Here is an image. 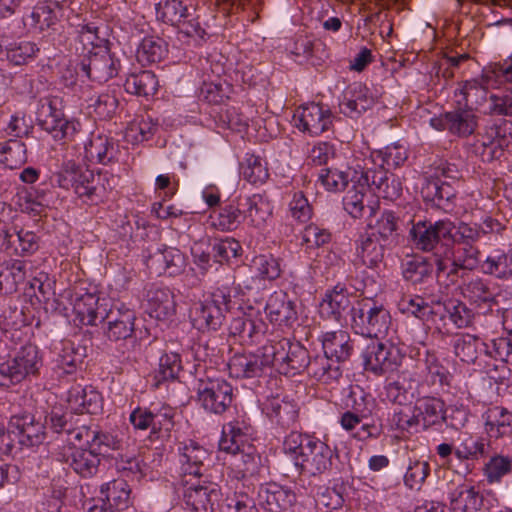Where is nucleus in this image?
<instances>
[{
    "label": "nucleus",
    "mask_w": 512,
    "mask_h": 512,
    "mask_svg": "<svg viewBox=\"0 0 512 512\" xmlns=\"http://www.w3.org/2000/svg\"><path fill=\"white\" fill-rule=\"evenodd\" d=\"M420 427L426 429L444 420V403L435 397H423L415 403Z\"/></svg>",
    "instance_id": "49530a36"
},
{
    "label": "nucleus",
    "mask_w": 512,
    "mask_h": 512,
    "mask_svg": "<svg viewBox=\"0 0 512 512\" xmlns=\"http://www.w3.org/2000/svg\"><path fill=\"white\" fill-rule=\"evenodd\" d=\"M156 131V124L150 117L139 116L127 126L124 139L127 143L138 145L149 140Z\"/></svg>",
    "instance_id": "6e6d98bb"
},
{
    "label": "nucleus",
    "mask_w": 512,
    "mask_h": 512,
    "mask_svg": "<svg viewBox=\"0 0 512 512\" xmlns=\"http://www.w3.org/2000/svg\"><path fill=\"white\" fill-rule=\"evenodd\" d=\"M70 440L74 444H89L101 451V447L111 450L121 448V440L116 434L100 432L95 428L85 425L70 430Z\"/></svg>",
    "instance_id": "473e14b6"
},
{
    "label": "nucleus",
    "mask_w": 512,
    "mask_h": 512,
    "mask_svg": "<svg viewBox=\"0 0 512 512\" xmlns=\"http://www.w3.org/2000/svg\"><path fill=\"white\" fill-rule=\"evenodd\" d=\"M71 26L75 27L73 32V49L76 55L83 58L92 55L94 52L105 49V39L98 33V28L93 24H75L70 22Z\"/></svg>",
    "instance_id": "c756f323"
},
{
    "label": "nucleus",
    "mask_w": 512,
    "mask_h": 512,
    "mask_svg": "<svg viewBox=\"0 0 512 512\" xmlns=\"http://www.w3.org/2000/svg\"><path fill=\"white\" fill-rule=\"evenodd\" d=\"M243 222L240 203L238 206L233 204L226 205L218 212L210 215V223L216 229L221 231H232Z\"/></svg>",
    "instance_id": "bf43d9fd"
},
{
    "label": "nucleus",
    "mask_w": 512,
    "mask_h": 512,
    "mask_svg": "<svg viewBox=\"0 0 512 512\" xmlns=\"http://www.w3.org/2000/svg\"><path fill=\"white\" fill-rule=\"evenodd\" d=\"M352 305L351 297L345 287L336 285L326 292L320 303V313L325 317L340 319Z\"/></svg>",
    "instance_id": "58836bf2"
},
{
    "label": "nucleus",
    "mask_w": 512,
    "mask_h": 512,
    "mask_svg": "<svg viewBox=\"0 0 512 512\" xmlns=\"http://www.w3.org/2000/svg\"><path fill=\"white\" fill-rule=\"evenodd\" d=\"M177 493L184 512H215L222 499L217 483L197 477L183 479Z\"/></svg>",
    "instance_id": "9d476101"
},
{
    "label": "nucleus",
    "mask_w": 512,
    "mask_h": 512,
    "mask_svg": "<svg viewBox=\"0 0 512 512\" xmlns=\"http://www.w3.org/2000/svg\"><path fill=\"white\" fill-rule=\"evenodd\" d=\"M495 226H499V224L492 218L485 219L482 227L463 222L455 224L451 220L446 219L442 233H447L448 245L451 243L470 244V242L477 240L481 234L494 231Z\"/></svg>",
    "instance_id": "2f4dec72"
},
{
    "label": "nucleus",
    "mask_w": 512,
    "mask_h": 512,
    "mask_svg": "<svg viewBox=\"0 0 512 512\" xmlns=\"http://www.w3.org/2000/svg\"><path fill=\"white\" fill-rule=\"evenodd\" d=\"M90 492L89 485L81 486L80 493L83 496L82 508L86 512H119L130 505V488L123 479L105 483L100 488V496L86 498Z\"/></svg>",
    "instance_id": "ddd939ff"
},
{
    "label": "nucleus",
    "mask_w": 512,
    "mask_h": 512,
    "mask_svg": "<svg viewBox=\"0 0 512 512\" xmlns=\"http://www.w3.org/2000/svg\"><path fill=\"white\" fill-rule=\"evenodd\" d=\"M147 312L157 320H167L175 313L172 292L165 287L152 286L147 291Z\"/></svg>",
    "instance_id": "f704fd0d"
},
{
    "label": "nucleus",
    "mask_w": 512,
    "mask_h": 512,
    "mask_svg": "<svg viewBox=\"0 0 512 512\" xmlns=\"http://www.w3.org/2000/svg\"><path fill=\"white\" fill-rule=\"evenodd\" d=\"M283 451L296 468L312 476L326 472L334 456L333 449L326 442L297 432H291L285 437Z\"/></svg>",
    "instance_id": "20e7f679"
},
{
    "label": "nucleus",
    "mask_w": 512,
    "mask_h": 512,
    "mask_svg": "<svg viewBox=\"0 0 512 512\" xmlns=\"http://www.w3.org/2000/svg\"><path fill=\"white\" fill-rule=\"evenodd\" d=\"M483 343L471 334H459L453 342L455 355L463 362H473L477 358L479 346Z\"/></svg>",
    "instance_id": "338daca9"
},
{
    "label": "nucleus",
    "mask_w": 512,
    "mask_h": 512,
    "mask_svg": "<svg viewBox=\"0 0 512 512\" xmlns=\"http://www.w3.org/2000/svg\"><path fill=\"white\" fill-rule=\"evenodd\" d=\"M229 375L233 378H252L260 376L271 367L266 356V345L256 353L235 354L227 364Z\"/></svg>",
    "instance_id": "5701e85b"
},
{
    "label": "nucleus",
    "mask_w": 512,
    "mask_h": 512,
    "mask_svg": "<svg viewBox=\"0 0 512 512\" xmlns=\"http://www.w3.org/2000/svg\"><path fill=\"white\" fill-rule=\"evenodd\" d=\"M398 309L401 313L412 315L423 323L432 322L437 316L442 318L445 312L458 328L469 326L473 319V312L458 300L429 303L420 296H404L398 303Z\"/></svg>",
    "instance_id": "423d86ee"
},
{
    "label": "nucleus",
    "mask_w": 512,
    "mask_h": 512,
    "mask_svg": "<svg viewBox=\"0 0 512 512\" xmlns=\"http://www.w3.org/2000/svg\"><path fill=\"white\" fill-rule=\"evenodd\" d=\"M107 336L109 339L120 340L130 337L134 331L135 312L124 303L108 308Z\"/></svg>",
    "instance_id": "7c9ffc66"
},
{
    "label": "nucleus",
    "mask_w": 512,
    "mask_h": 512,
    "mask_svg": "<svg viewBox=\"0 0 512 512\" xmlns=\"http://www.w3.org/2000/svg\"><path fill=\"white\" fill-rule=\"evenodd\" d=\"M5 50L9 62L22 65L33 59L39 48L31 41L19 40L6 45Z\"/></svg>",
    "instance_id": "69168bd1"
},
{
    "label": "nucleus",
    "mask_w": 512,
    "mask_h": 512,
    "mask_svg": "<svg viewBox=\"0 0 512 512\" xmlns=\"http://www.w3.org/2000/svg\"><path fill=\"white\" fill-rule=\"evenodd\" d=\"M450 508L454 512H477L481 509L480 493L467 484L457 486L449 493Z\"/></svg>",
    "instance_id": "37998d69"
},
{
    "label": "nucleus",
    "mask_w": 512,
    "mask_h": 512,
    "mask_svg": "<svg viewBox=\"0 0 512 512\" xmlns=\"http://www.w3.org/2000/svg\"><path fill=\"white\" fill-rule=\"evenodd\" d=\"M257 500L259 505L267 511L285 512L295 503L296 495L291 488L270 482L259 487Z\"/></svg>",
    "instance_id": "a878e982"
},
{
    "label": "nucleus",
    "mask_w": 512,
    "mask_h": 512,
    "mask_svg": "<svg viewBox=\"0 0 512 512\" xmlns=\"http://www.w3.org/2000/svg\"><path fill=\"white\" fill-rule=\"evenodd\" d=\"M447 263L456 269L472 270L479 264V250L471 244H464L461 247H454L445 252L443 259L437 263L438 270L444 271Z\"/></svg>",
    "instance_id": "4c0bfd02"
},
{
    "label": "nucleus",
    "mask_w": 512,
    "mask_h": 512,
    "mask_svg": "<svg viewBox=\"0 0 512 512\" xmlns=\"http://www.w3.org/2000/svg\"><path fill=\"white\" fill-rule=\"evenodd\" d=\"M423 197L432 201L436 206L444 207L445 203H449L455 196V190L452 185L439 176L436 179L429 180L422 188Z\"/></svg>",
    "instance_id": "864d4df0"
},
{
    "label": "nucleus",
    "mask_w": 512,
    "mask_h": 512,
    "mask_svg": "<svg viewBox=\"0 0 512 512\" xmlns=\"http://www.w3.org/2000/svg\"><path fill=\"white\" fill-rule=\"evenodd\" d=\"M179 461L185 474L197 476L201 467L208 458V451L195 441H188L179 447Z\"/></svg>",
    "instance_id": "ea45409f"
},
{
    "label": "nucleus",
    "mask_w": 512,
    "mask_h": 512,
    "mask_svg": "<svg viewBox=\"0 0 512 512\" xmlns=\"http://www.w3.org/2000/svg\"><path fill=\"white\" fill-rule=\"evenodd\" d=\"M361 165V161L352 158L348 160V169L353 170L352 185L342 200L344 210L355 219L361 218L366 208L372 214L378 207V200L375 199L370 185V173Z\"/></svg>",
    "instance_id": "6e6552de"
},
{
    "label": "nucleus",
    "mask_w": 512,
    "mask_h": 512,
    "mask_svg": "<svg viewBox=\"0 0 512 512\" xmlns=\"http://www.w3.org/2000/svg\"><path fill=\"white\" fill-rule=\"evenodd\" d=\"M485 430L490 437L499 438L512 433V413L507 409L495 406L483 415Z\"/></svg>",
    "instance_id": "c03bdc74"
},
{
    "label": "nucleus",
    "mask_w": 512,
    "mask_h": 512,
    "mask_svg": "<svg viewBox=\"0 0 512 512\" xmlns=\"http://www.w3.org/2000/svg\"><path fill=\"white\" fill-rule=\"evenodd\" d=\"M240 173L245 180L252 184H262L269 176L265 161L253 154H246L240 164Z\"/></svg>",
    "instance_id": "680f3d73"
},
{
    "label": "nucleus",
    "mask_w": 512,
    "mask_h": 512,
    "mask_svg": "<svg viewBox=\"0 0 512 512\" xmlns=\"http://www.w3.org/2000/svg\"><path fill=\"white\" fill-rule=\"evenodd\" d=\"M375 102V97L369 88L359 82H354L343 91L339 102L342 114L350 118H358L363 112L370 109Z\"/></svg>",
    "instance_id": "393cba45"
},
{
    "label": "nucleus",
    "mask_w": 512,
    "mask_h": 512,
    "mask_svg": "<svg viewBox=\"0 0 512 512\" xmlns=\"http://www.w3.org/2000/svg\"><path fill=\"white\" fill-rule=\"evenodd\" d=\"M345 405L350 409V412L370 417L375 407V399L362 387L356 385L349 388V392L345 399Z\"/></svg>",
    "instance_id": "4d7b16f0"
},
{
    "label": "nucleus",
    "mask_w": 512,
    "mask_h": 512,
    "mask_svg": "<svg viewBox=\"0 0 512 512\" xmlns=\"http://www.w3.org/2000/svg\"><path fill=\"white\" fill-rule=\"evenodd\" d=\"M357 257L369 268L378 267L384 258L383 244L379 243L373 235H362L357 245Z\"/></svg>",
    "instance_id": "3c124183"
},
{
    "label": "nucleus",
    "mask_w": 512,
    "mask_h": 512,
    "mask_svg": "<svg viewBox=\"0 0 512 512\" xmlns=\"http://www.w3.org/2000/svg\"><path fill=\"white\" fill-rule=\"evenodd\" d=\"M36 118L41 128L58 142L72 140L81 129L78 120L65 116L62 100L58 97L40 99Z\"/></svg>",
    "instance_id": "0eeeda50"
},
{
    "label": "nucleus",
    "mask_w": 512,
    "mask_h": 512,
    "mask_svg": "<svg viewBox=\"0 0 512 512\" xmlns=\"http://www.w3.org/2000/svg\"><path fill=\"white\" fill-rule=\"evenodd\" d=\"M481 268L484 273L497 278H509L512 276V254L496 249L486 257Z\"/></svg>",
    "instance_id": "603ef678"
},
{
    "label": "nucleus",
    "mask_w": 512,
    "mask_h": 512,
    "mask_svg": "<svg viewBox=\"0 0 512 512\" xmlns=\"http://www.w3.org/2000/svg\"><path fill=\"white\" fill-rule=\"evenodd\" d=\"M372 182V193L375 199L383 198L386 200H396L402 192V184L398 177L388 175L386 171L373 169L370 173Z\"/></svg>",
    "instance_id": "a19ab883"
},
{
    "label": "nucleus",
    "mask_w": 512,
    "mask_h": 512,
    "mask_svg": "<svg viewBox=\"0 0 512 512\" xmlns=\"http://www.w3.org/2000/svg\"><path fill=\"white\" fill-rule=\"evenodd\" d=\"M369 416H361L359 413L346 411L341 414L339 424L343 430L358 440L365 442L376 439L381 434V427L375 423H363Z\"/></svg>",
    "instance_id": "72a5a7b5"
},
{
    "label": "nucleus",
    "mask_w": 512,
    "mask_h": 512,
    "mask_svg": "<svg viewBox=\"0 0 512 512\" xmlns=\"http://www.w3.org/2000/svg\"><path fill=\"white\" fill-rule=\"evenodd\" d=\"M351 326L355 333L366 337H384L391 325L389 311L372 298L358 300L350 308Z\"/></svg>",
    "instance_id": "1a4fd4ad"
},
{
    "label": "nucleus",
    "mask_w": 512,
    "mask_h": 512,
    "mask_svg": "<svg viewBox=\"0 0 512 512\" xmlns=\"http://www.w3.org/2000/svg\"><path fill=\"white\" fill-rule=\"evenodd\" d=\"M117 154V142L108 135L91 134L84 142L83 158L88 163L107 165L116 160Z\"/></svg>",
    "instance_id": "c85d7f7f"
},
{
    "label": "nucleus",
    "mask_w": 512,
    "mask_h": 512,
    "mask_svg": "<svg viewBox=\"0 0 512 512\" xmlns=\"http://www.w3.org/2000/svg\"><path fill=\"white\" fill-rule=\"evenodd\" d=\"M85 349L71 342L63 343V348L57 359V366L65 374L73 373L85 358Z\"/></svg>",
    "instance_id": "0e129e2a"
},
{
    "label": "nucleus",
    "mask_w": 512,
    "mask_h": 512,
    "mask_svg": "<svg viewBox=\"0 0 512 512\" xmlns=\"http://www.w3.org/2000/svg\"><path fill=\"white\" fill-rule=\"evenodd\" d=\"M165 41L156 36L144 37L136 49V58L142 65L160 62L167 54Z\"/></svg>",
    "instance_id": "de8ad7c7"
},
{
    "label": "nucleus",
    "mask_w": 512,
    "mask_h": 512,
    "mask_svg": "<svg viewBox=\"0 0 512 512\" xmlns=\"http://www.w3.org/2000/svg\"><path fill=\"white\" fill-rule=\"evenodd\" d=\"M52 307L77 326H96L108 317L109 303L95 292L83 287L64 290L53 300Z\"/></svg>",
    "instance_id": "39448f33"
},
{
    "label": "nucleus",
    "mask_w": 512,
    "mask_h": 512,
    "mask_svg": "<svg viewBox=\"0 0 512 512\" xmlns=\"http://www.w3.org/2000/svg\"><path fill=\"white\" fill-rule=\"evenodd\" d=\"M250 272L249 278L237 284L241 285L244 298L248 292L264 289L268 282L277 279L281 274V267L273 255L261 254L252 259Z\"/></svg>",
    "instance_id": "a211bd4d"
},
{
    "label": "nucleus",
    "mask_w": 512,
    "mask_h": 512,
    "mask_svg": "<svg viewBox=\"0 0 512 512\" xmlns=\"http://www.w3.org/2000/svg\"><path fill=\"white\" fill-rule=\"evenodd\" d=\"M445 224L446 219L434 223L425 220L415 222L409 233L413 245L423 251H431L437 244L448 246L447 233H442Z\"/></svg>",
    "instance_id": "b1692460"
},
{
    "label": "nucleus",
    "mask_w": 512,
    "mask_h": 512,
    "mask_svg": "<svg viewBox=\"0 0 512 512\" xmlns=\"http://www.w3.org/2000/svg\"><path fill=\"white\" fill-rule=\"evenodd\" d=\"M351 158L361 161V167L371 173L373 169L385 171L399 167L407 160L408 152L405 146L394 143L381 150L371 152L369 156L360 152Z\"/></svg>",
    "instance_id": "6ab92c4d"
},
{
    "label": "nucleus",
    "mask_w": 512,
    "mask_h": 512,
    "mask_svg": "<svg viewBox=\"0 0 512 512\" xmlns=\"http://www.w3.org/2000/svg\"><path fill=\"white\" fill-rule=\"evenodd\" d=\"M432 272V266L422 256L407 258L402 263V273L406 280L420 283Z\"/></svg>",
    "instance_id": "774afa93"
},
{
    "label": "nucleus",
    "mask_w": 512,
    "mask_h": 512,
    "mask_svg": "<svg viewBox=\"0 0 512 512\" xmlns=\"http://www.w3.org/2000/svg\"><path fill=\"white\" fill-rule=\"evenodd\" d=\"M481 156L484 161H492L512 152V122L502 121L490 127L482 143Z\"/></svg>",
    "instance_id": "412c9836"
},
{
    "label": "nucleus",
    "mask_w": 512,
    "mask_h": 512,
    "mask_svg": "<svg viewBox=\"0 0 512 512\" xmlns=\"http://www.w3.org/2000/svg\"><path fill=\"white\" fill-rule=\"evenodd\" d=\"M252 428L244 420H234L222 429L218 458L230 470V474L241 479L258 471L261 458L250 444Z\"/></svg>",
    "instance_id": "f03ea898"
},
{
    "label": "nucleus",
    "mask_w": 512,
    "mask_h": 512,
    "mask_svg": "<svg viewBox=\"0 0 512 512\" xmlns=\"http://www.w3.org/2000/svg\"><path fill=\"white\" fill-rule=\"evenodd\" d=\"M325 353L323 356H317L306 367L309 373L318 381L329 384L337 380L341 376L340 369L337 365H333L331 360Z\"/></svg>",
    "instance_id": "052dcab7"
},
{
    "label": "nucleus",
    "mask_w": 512,
    "mask_h": 512,
    "mask_svg": "<svg viewBox=\"0 0 512 512\" xmlns=\"http://www.w3.org/2000/svg\"><path fill=\"white\" fill-rule=\"evenodd\" d=\"M454 453L460 460H478L485 455V440L477 435L464 433L459 438Z\"/></svg>",
    "instance_id": "5fc2aeb1"
},
{
    "label": "nucleus",
    "mask_w": 512,
    "mask_h": 512,
    "mask_svg": "<svg viewBox=\"0 0 512 512\" xmlns=\"http://www.w3.org/2000/svg\"><path fill=\"white\" fill-rule=\"evenodd\" d=\"M185 265L184 255L173 247H167L154 253L148 261L149 268L159 275L163 273L170 276L177 275L183 271Z\"/></svg>",
    "instance_id": "c9c22d12"
},
{
    "label": "nucleus",
    "mask_w": 512,
    "mask_h": 512,
    "mask_svg": "<svg viewBox=\"0 0 512 512\" xmlns=\"http://www.w3.org/2000/svg\"><path fill=\"white\" fill-rule=\"evenodd\" d=\"M153 415V434L159 437L169 436L175 426L176 410L167 404H151Z\"/></svg>",
    "instance_id": "13d9d810"
},
{
    "label": "nucleus",
    "mask_w": 512,
    "mask_h": 512,
    "mask_svg": "<svg viewBox=\"0 0 512 512\" xmlns=\"http://www.w3.org/2000/svg\"><path fill=\"white\" fill-rule=\"evenodd\" d=\"M27 161V147L19 139L0 142V165L8 169L21 167Z\"/></svg>",
    "instance_id": "8fccbe9b"
},
{
    "label": "nucleus",
    "mask_w": 512,
    "mask_h": 512,
    "mask_svg": "<svg viewBox=\"0 0 512 512\" xmlns=\"http://www.w3.org/2000/svg\"><path fill=\"white\" fill-rule=\"evenodd\" d=\"M333 118L327 106L311 102L296 110L293 115V125L303 133L318 136L331 128Z\"/></svg>",
    "instance_id": "dca6fc26"
},
{
    "label": "nucleus",
    "mask_w": 512,
    "mask_h": 512,
    "mask_svg": "<svg viewBox=\"0 0 512 512\" xmlns=\"http://www.w3.org/2000/svg\"><path fill=\"white\" fill-rule=\"evenodd\" d=\"M266 356L270 359L271 367L284 375H295L306 369L309 355L299 342L281 339L266 344Z\"/></svg>",
    "instance_id": "4468645a"
},
{
    "label": "nucleus",
    "mask_w": 512,
    "mask_h": 512,
    "mask_svg": "<svg viewBox=\"0 0 512 512\" xmlns=\"http://www.w3.org/2000/svg\"><path fill=\"white\" fill-rule=\"evenodd\" d=\"M324 353L336 362L346 360L351 352L350 336L344 330L325 332L321 336Z\"/></svg>",
    "instance_id": "79ce46f5"
},
{
    "label": "nucleus",
    "mask_w": 512,
    "mask_h": 512,
    "mask_svg": "<svg viewBox=\"0 0 512 512\" xmlns=\"http://www.w3.org/2000/svg\"><path fill=\"white\" fill-rule=\"evenodd\" d=\"M232 313L229 326L230 334L238 337L242 344H253L262 339L268 330L261 318L260 308H256L244 299L241 285L221 286L202 301L190 308L189 319L199 332L218 330L225 319V313Z\"/></svg>",
    "instance_id": "f257e3e1"
},
{
    "label": "nucleus",
    "mask_w": 512,
    "mask_h": 512,
    "mask_svg": "<svg viewBox=\"0 0 512 512\" xmlns=\"http://www.w3.org/2000/svg\"><path fill=\"white\" fill-rule=\"evenodd\" d=\"M353 170L348 169V163L346 164V170L337 168H326L322 169L318 176V182L328 192H340L351 181Z\"/></svg>",
    "instance_id": "e2e57ef3"
},
{
    "label": "nucleus",
    "mask_w": 512,
    "mask_h": 512,
    "mask_svg": "<svg viewBox=\"0 0 512 512\" xmlns=\"http://www.w3.org/2000/svg\"><path fill=\"white\" fill-rule=\"evenodd\" d=\"M56 182L63 189H73L84 203L97 204L113 189L115 179L107 173L95 172L73 160H67L57 172Z\"/></svg>",
    "instance_id": "7ed1b4c3"
},
{
    "label": "nucleus",
    "mask_w": 512,
    "mask_h": 512,
    "mask_svg": "<svg viewBox=\"0 0 512 512\" xmlns=\"http://www.w3.org/2000/svg\"><path fill=\"white\" fill-rule=\"evenodd\" d=\"M81 62L80 71H77V78L87 77L96 82H106L118 73V61L112 57L108 49H102L87 56Z\"/></svg>",
    "instance_id": "4be33fe9"
},
{
    "label": "nucleus",
    "mask_w": 512,
    "mask_h": 512,
    "mask_svg": "<svg viewBox=\"0 0 512 512\" xmlns=\"http://www.w3.org/2000/svg\"><path fill=\"white\" fill-rule=\"evenodd\" d=\"M58 457L68 463L75 473L84 478L94 476L101 461V451L89 444H74L70 440V430L64 444L59 448Z\"/></svg>",
    "instance_id": "2eb2a0df"
},
{
    "label": "nucleus",
    "mask_w": 512,
    "mask_h": 512,
    "mask_svg": "<svg viewBox=\"0 0 512 512\" xmlns=\"http://www.w3.org/2000/svg\"><path fill=\"white\" fill-rule=\"evenodd\" d=\"M197 395L198 401L206 411L221 414L231 405L233 389L224 379L209 378L207 381H201Z\"/></svg>",
    "instance_id": "f3484780"
},
{
    "label": "nucleus",
    "mask_w": 512,
    "mask_h": 512,
    "mask_svg": "<svg viewBox=\"0 0 512 512\" xmlns=\"http://www.w3.org/2000/svg\"><path fill=\"white\" fill-rule=\"evenodd\" d=\"M7 435H14L22 445L34 446L44 439V425L36 422L31 414L14 415L9 421Z\"/></svg>",
    "instance_id": "bb28decb"
},
{
    "label": "nucleus",
    "mask_w": 512,
    "mask_h": 512,
    "mask_svg": "<svg viewBox=\"0 0 512 512\" xmlns=\"http://www.w3.org/2000/svg\"><path fill=\"white\" fill-rule=\"evenodd\" d=\"M242 219L250 227L262 229L272 217L273 205L261 194H253L240 201Z\"/></svg>",
    "instance_id": "cd10ccee"
},
{
    "label": "nucleus",
    "mask_w": 512,
    "mask_h": 512,
    "mask_svg": "<svg viewBox=\"0 0 512 512\" xmlns=\"http://www.w3.org/2000/svg\"><path fill=\"white\" fill-rule=\"evenodd\" d=\"M461 291L464 298L479 308L490 309L494 304H498L495 289L481 278L477 277L465 282Z\"/></svg>",
    "instance_id": "e433bc0d"
},
{
    "label": "nucleus",
    "mask_w": 512,
    "mask_h": 512,
    "mask_svg": "<svg viewBox=\"0 0 512 512\" xmlns=\"http://www.w3.org/2000/svg\"><path fill=\"white\" fill-rule=\"evenodd\" d=\"M193 7L181 0H161L155 6L156 17L164 23L177 25L192 16Z\"/></svg>",
    "instance_id": "a18cd8bd"
},
{
    "label": "nucleus",
    "mask_w": 512,
    "mask_h": 512,
    "mask_svg": "<svg viewBox=\"0 0 512 512\" xmlns=\"http://www.w3.org/2000/svg\"><path fill=\"white\" fill-rule=\"evenodd\" d=\"M264 312L269 322L280 329L291 328L298 319L296 304L283 291L270 294Z\"/></svg>",
    "instance_id": "aec40b11"
},
{
    "label": "nucleus",
    "mask_w": 512,
    "mask_h": 512,
    "mask_svg": "<svg viewBox=\"0 0 512 512\" xmlns=\"http://www.w3.org/2000/svg\"><path fill=\"white\" fill-rule=\"evenodd\" d=\"M158 80L151 71L144 70L131 74L126 78L124 88L126 92L137 96H153L158 89Z\"/></svg>",
    "instance_id": "09e8293b"
},
{
    "label": "nucleus",
    "mask_w": 512,
    "mask_h": 512,
    "mask_svg": "<svg viewBox=\"0 0 512 512\" xmlns=\"http://www.w3.org/2000/svg\"><path fill=\"white\" fill-rule=\"evenodd\" d=\"M42 364L36 346L26 344L10 351L0 359V386L18 383L35 374Z\"/></svg>",
    "instance_id": "9b49d317"
},
{
    "label": "nucleus",
    "mask_w": 512,
    "mask_h": 512,
    "mask_svg": "<svg viewBox=\"0 0 512 512\" xmlns=\"http://www.w3.org/2000/svg\"><path fill=\"white\" fill-rule=\"evenodd\" d=\"M406 352L398 340L371 342L362 352L365 370L376 375L397 371L405 358Z\"/></svg>",
    "instance_id": "f8f14e48"
}]
</instances>
